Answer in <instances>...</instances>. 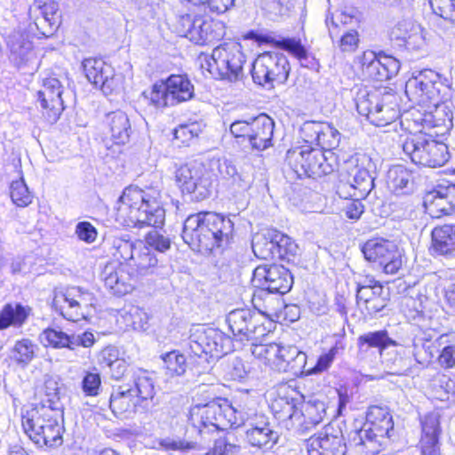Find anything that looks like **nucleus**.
I'll list each match as a JSON object with an SVG mask.
<instances>
[{"label":"nucleus","instance_id":"1","mask_svg":"<svg viewBox=\"0 0 455 455\" xmlns=\"http://www.w3.org/2000/svg\"><path fill=\"white\" fill-rule=\"evenodd\" d=\"M161 198V190L156 187L141 189L130 186L118 199L116 220L126 228H155L147 234L144 244L151 251L154 249L165 252L171 248V241L156 230L164 225L165 220Z\"/></svg>","mask_w":455,"mask_h":455},{"label":"nucleus","instance_id":"2","mask_svg":"<svg viewBox=\"0 0 455 455\" xmlns=\"http://www.w3.org/2000/svg\"><path fill=\"white\" fill-rule=\"evenodd\" d=\"M233 234L234 222L229 218L212 212H201L186 219L182 238L192 250L210 253L226 248Z\"/></svg>","mask_w":455,"mask_h":455},{"label":"nucleus","instance_id":"3","mask_svg":"<svg viewBox=\"0 0 455 455\" xmlns=\"http://www.w3.org/2000/svg\"><path fill=\"white\" fill-rule=\"evenodd\" d=\"M132 385H123L113 389L109 398L112 412L124 419L133 418L136 414H152L157 402L151 373L138 369L132 375Z\"/></svg>","mask_w":455,"mask_h":455},{"label":"nucleus","instance_id":"4","mask_svg":"<svg viewBox=\"0 0 455 455\" xmlns=\"http://www.w3.org/2000/svg\"><path fill=\"white\" fill-rule=\"evenodd\" d=\"M22 427L36 445L59 447L63 443L62 409L49 406L31 408L22 415Z\"/></svg>","mask_w":455,"mask_h":455},{"label":"nucleus","instance_id":"5","mask_svg":"<svg viewBox=\"0 0 455 455\" xmlns=\"http://www.w3.org/2000/svg\"><path fill=\"white\" fill-rule=\"evenodd\" d=\"M409 133L401 139L403 153L419 166L437 168L444 165L450 154L446 144L434 139L428 132L408 129Z\"/></svg>","mask_w":455,"mask_h":455},{"label":"nucleus","instance_id":"6","mask_svg":"<svg viewBox=\"0 0 455 455\" xmlns=\"http://www.w3.org/2000/svg\"><path fill=\"white\" fill-rule=\"evenodd\" d=\"M394 429L393 418L387 408L372 405L366 414L363 427L351 437L355 446L362 447L367 454H378L390 432Z\"/></svg>","mask_w":455,"mask_h":455},{"label":"nucleus","instance_id":"7","mask_svg":"<svg viewBox=\"0 0 455 455\" xmlns=\"http://www.w3.org/2000/svg\"><path fill=\"white\" fill-rule=\"evenodd\" d=\"M245 62L241 44L231 42L215 47L211 55H204L201 67L216 78L235 83L243 79Z\"/></svg>","mask_w":455,"mask_h":455},{"label":"nucleus","instance_id":"8","mask_svg":"<svg viewBox=\"0 0 455 455\" xmlns=\"http://www.w3.org/2000/svg\"><path fill=\"white\" fill-rule=\"evenodd\" d=\"M188 347L192 354L211 363L233 350V340L219 329L204 324L192 325Z\"/></svg>","mask_w":455,"mask_h":455},{"label":"nucleus","instance_id":"9","mask_svg":"<svg viewBox=\"0 0 455 455\" xmlns=\"http://www.w3.org/2000/svg\"><path fill=\"white\" fill-rule=\"evenodd\" d=\"M405 95L409 101L424 110L447 100L450 97V87L442 84L438 73L428 69L406 82Z\"/></svg>","mask_w":455,"mask_h":455},{"label":"nucleus","instance_id":"10","mask_svg":"<svg viewBox=\"0 0 455 455\" xmlns=\"http://www.w3.org/2000/svg\"><path fill=\"white\" fill-rule=\"evenodd\" d=\"M237 410L227 400L216 399L206 404L194 406L190 412V420L200 434L206 428L216 430L228 427H238L242 420L237 417Z\"/></svg>","mask_w":455,"mask_h":455},{"label":"nucleus","instance_id":"11","mask_svg":"<svg viewBox=\"0 0 455 455\" xmlns=\"http://www.w3.org/2000/svg\"><path fill=\"white\" fill-rule=\"evenodd\" d=\"M291 71L287 57L280 52H266L252 62L251 74L253 82L262 87L272 89L275 84L286 83Z\"/></svg>","mask_w":455,"mask_h":455},{"label":"nucleus","instance_id":"12","mask_svg":"<svg viewBox=\"0 0 455 455\" xmlns=\"http://www.w3.org/2000/svg\"><path fill=\"white\" fill-rule=\"evenodd\" d=\"M286 162L298 178H317L334 171L332 164L327 162L323 151L314 148L310 145L289 149L286 154Z\"/></svg>","mask_w":455,"mask_h":455},{"label":"nucleus","instance_id":"13","mask_svg":"<svg viewBox=\"0 0 455 455\" xmlns=\"http://www.w3.org/2000/svg\"><path fill=\"white\" fill-rule=\"evenodd\" d=\"M95 301L93 294L77 286L55 291L52 307L68 321L76 322L85 317Z\"/></svg>","mask_w":455,"mask_h":455},{"label":"nucleus","instance_id":"14","mask_svg":"<svg viewBox=\"0 0 455 455\" xmlns=\"http://www.w3.org/2000/svg\"><path fill=\"white\" fill-rule=\"evenodd\" d=\"M375 165L371 159L363 155L356 158L355 165L348 173L346 182L340 181L337 193L340 197L358 196L365 198L374 188Z\"/></svg>","mask_w":455,"mask_h":455},{"label":"nucleus","instance_id":"15","mask_svg":"<svg viewBox=\"0 0 455 455\" xmlns=\"http://www.w3.org/2000/svg\"><path fill=\"white\" fill-rule=\"evenodd\" d=\"M177 29L182 36L197 44H211L222 37L220 24L201 15H180Z\"/></svg>","mask_w":455,"mask_h":455},{"label":"nucleus","instance_id":"16","mask_svg":"<svg viewBox=\"0 0 455 455\" xmlns=\"http://www.w3.org/2000/svg\"><path fill=\"white\" fill-rule=\"evenodd\" d=\"M387 97H382L377 92L360 91L355 98L356 109L359 114H369L370 106L375 104L374 113L370 116V123L383 127L395 122L400 115L395 103L387 102Z\"/></svg>","mask_w":455,"mask_h":455},{"label":"nucleus","instance_id":"17","mask_svg":"<svg viewBox=\"0 0 455 455\" xmlns=\"http://www.w3.org/2000/svg\"><path fill=\"white\" fill-rule=\"evenodd\" d=\"M175 180L183 194L193 201H202L211 194L212 180L205 170L196 164H185L176 170Z\"/></svg>","mask_w":455,"mask_h":455},{"label":"nucleus","instance_id":"18","mask_svg":"<svg viewBox=\"0 0 455 455\" xmlns=\"http://www.w3.org/2000/svg\"><path fill=\"white\" fill-rule=\"evenodd\" d=\"M362 252L368 261L383 267L387 274H395L402 267L401 252L391 241L382 238L370 239L362 246Z\"/></svg>","mask_w":455,"mask_h":455},{"label":"nucleus","instance_id":"19","mask_svg":"<svg viewBox=\"0 0 455 455\" xmlns=\"http://www.w3.org/2000/svg\"><path fill=\"white\" fill-rule=\"evenodd\" d=\"M252 282L271 293L284 294L293 283L291 271L278 264L259 265L253 271Z\"/></svg>","mask_w":455,"mask_h":455},{"label":"nucleus","instance_id":"20","mask_svg":"<svg viewBox=\"0 0 455 455\" xmlns=\"http://www.w3.org/2000/svg\"><path fill=\"white\" fill-rule=\"evenodd\" d=\"M83 68L88 81L100 87L105 94H111L121 87L122 77L101 59L88 58L83 61Z\"/></svg>","mask_w":455,"mask_h":455},{"label":"nucleus","instance_id":"21","mask_svg":"<svg viewBox=\"0 0 455 455\" xmlns=\"http://www.w3.org/2000/svg\"><path fill=\"white\" fill-rule=\"evenodd\" d=\"M63 86L55 77L44 79L42 88L37 92L42 113L49 124H54L64 110L62 99Z\"/></svg>","mask_w":455,"mask_h":455},{"label":"nucleus","instance_id":"22","mask_svg":"<svg viewBox=\"0 0 455 455\" xmlns=\"http://www.w3.org/2000/svg\"><path fill=\"white\" fill-rule=\"evenodd\" d=\"M444 120L437 117L433 109L420 110L412 107L402 116L401 124L406 129H418L430 132L435 137L448 133L453 125L444 124Z\"/></svg>","mask_w":455,"mask_h":455},{"label":"nucleus","instance_id":"23","mask_svg":"<svg viewBox=\"0 0 455 455\" xmlns=\"http://www.w3.org/2000/svg\"><path fill=\"white\" fill-rule=\"evenodd\" d=\"M424 206L434 218L455 212V184L447 182L437 185L424 197Z\"/></svg>","mask_w":455,"mask_h":455},{"label":"nucleus","instance_id":"24","mask_svg":"<svg viewBox=\"0 0 455 455\" xmlns=\"http://www.w3.org/2000/svg\"><path fill=\"white\" fill-rule=\"evenodd\" d=\"M128 268L126 265L117 262H109L104 267L101 279L114 295L123 296L133 290L136 283L135 275Z\"/></svg>","mask_w":455,"mask_h":455},{"label":"nucleus","instance_id":"25","mask_svg":"<svg viewBox=\"0 0 455 455\" xmlns=\"http://www.w3.org/2000/svg\"><path fill=\"white\" fill-rule=\"evenodd\" d=\"M390 38L411 52L422 51L426 46L423 28L411 20L398 21L390 31Z\"/></svg>","mask_w":455,"mask_h":455},{"label":"nucleus","instance_id":"26","mask_svg":"<svg viewBox=\"0 0 455 455\" xmlns=\"http://www.w3.org/2000/svg\"><path fill=\"white\" fill-rule=\"evenodd\" d=\"M307 356L297 347L277 344L276 356L273 358L271 367L281 372H287L294 377L305 374Z\"/></svg>","mask_w":455,"mask_h":455},{"label":"nucleus","instance_id":"27","mask_svg":"<svg viewBox=\"0 0 455 455\" xmlns=\"http://www.w3.org/2000/svg\"><path fill=\"white\" fill-rule=\"evenodd\" d=\"M362 66L363 73L376 81L389 80L400 69V63L396 59L387 55L377 57L373 52L363 53Z\"/></svg>","mask_w":455,"mask_h":455},{"label":"nucleus","instance_id":"28","mask_svg":"<svg viewBox=\"0 0 455 455\" xmlns=\"http://www.w3.org/2000/svg\"><path fill=\"white\" fill-rule=\"evenodd\" d=\"M9 58L18 68L27 64L35 57L30 35L21 28L14 29L6 36Z\"/></svg>","mask_w":455,"mask_h":455},{"label":"nucleus","instance_id":"29","mask_svg":"<svg viewBox=\"0 0 455 455\" xmlns=\"http://www.w3.org/2000/svg\"><path fill=\"white\" fill-rule=\"evenodd\" d=\"M103 124L106 134L117 145H124L130 140L132 126L127 114L122 110H116L105 115Z\"/></svg>","mask_w":455,"mask_h":455},{"label":"nucleus","instance_id":"30","mask_svg":"<svg viewBox=\"0 0 455 455\" xmlns=\"http://www.w3.org/2000/svg\"><path fill=\"white\" fill-rule=\"evenodd\" d=\"M275 122L266 114L252 117V131L251 134V149L263 151L270 148L273 143Z\"/></svg>","mask_w":455,"mask_h":455},{"label":"nucleus","instance_id":"31","mask_svg":"<svg viewBox=\"0 0 455 455\" xmlns=\"http://www.w3.org/2000/svg\"><path fill=\"white\" fill-rule=\"evenodd\" d=\"M422 435L420 439L423 455H441L439 436L441 434L439 417L435 414L425 416L421 422Z\"/></svg>","mask_w":455,"mask_h":455},{"label":"nucleus","instance_id":"32","mask_svg":"<svg viewBox=\"0 0 455 455\" xmlns=\"http://www.w3.org/2000/svg\"><path fill=\"white\" fill-rule=\"evenodd\" d=\"M346 450L342 435L325 434L310 438L307 444L308 455H345Z\"/></svg>","mask_w":455,"mask_h":455},{"label":"nucleus","instance_id":"33","mask_svg":"<svg viewBox=\"0 0 455 455\" xmlns=\"http://www.w3.org/2000/svg\"><path fill=\"white\" fill-rule=\"evenodd\" d=\"M164 82L171 106L188 101L195 95L194 85L186 75H171Z\"/></svg>","mask_w":455,"mask_h":455},{"label":"nucleus","instance_id":"34","mask_svg":"<svg viewBox=\"0 0 455 455\" xmlns=\"http://www.w3.org/2000/svg\"><path fill=\"white\" fill-rule=\"evenodd\" d=\"M58 11L59 4L54 0H35L29 6L28 15L38 29L44 24L52 28L56 23Z\"/></svg>","mask_w":455,"mask_h":455},{"label":"nucleus","instance_id":"35","mask_svg":"<svg viewBox=\"0 0 455 455\" xmlns=\"http://www.w3.org/2000/svg\"><path fill=\"white\" fill-rule=\"evenodd\" d=\"M272 410L275 417L283 421L287 429L297 427V422L302 418L293 398L279 397L272 403Z\"/></svg>","mask_w":455,"mask_h":455},{"label":"nucleus","instance_id":"36","mask_svg":"<svg viewBox=\"0 0 455 455\" xmlns=\"http://www.w3.org/2000/svg\"><path fill=\"white\" fill-rule=\"evenodd\" d=\"M434 250L440 255L455 256V225L436 227L432 231Z\"/></svg>","mask_w":455,"mask_h":455},{"label":"nucleus","instance_id":"37","mask_svg":"<svg viewBox=\"0 0 455 455\" xmlns=\"http://www.w3.org/2000/svg\"><path fill=\"white\" fill-rule=\"evenodd\" d=\"M251 312L252 310L249 308H238L231 311L228 315L227 323L235 341H239L241 343L245 341V331H248V329H246V324L258 323L254 316L251 315Z\"/></svg>","mask_w":455,"mask_h":455},{"label":"nucleus","instance_id":"38","mask_svg":"<svg viewBox=\"0 0 455 455\" xmlns=\"http://www.w3.org/2000/svg\"><path fill=\"white\" fill-rule=\"evenodd\" d=\"M396 345V341L388 336L386 330L369 331L360 335L357 339V347L361 354L367 353L371 348H377L382 355L387 347Z\"/></svg>","mask_w":455,"mask_h":455},{"label":"nucleus","instance_id":"39","mask_svg":"<svg viewBox=\"0 0 455 455\" xmlns=\"http://www.w3.org/2000/svg\"><path fill=\"white\" fill-rule=\"evenodd\" d=\"M158 266V259L148 245L139 242V247L133 260L131 261L132 268L137 275H148L154 274Z\"/></svg>","mask_w":455,"mask_h":455},{"label":"nucleus","instance_id":"40","mask_svg":"<svg viewBox=\"0 0 455 455\" xmlns=\"http://www.w3.org/2000/svg\"><path fill=\"white\" fill-rule=\"evenodd\" d=\"M387 183L395 194H408L412 191V173L403 165H395L387 172Z\"/></svg>","mask_w":455,"mask_h":455},{"label":"nucleus","instance_id":"41","mask_svg":"<svg viewBox=\"0 0 455 455\" xmlns=\"http://www.w3.org/2000/svg\"><path fill=\"white\" fill-rule=\"evenodd\" d=\"M29 307L20 303L5 304L0 311V330L22 326L29 315Z\"/></svg>","mask_w":455,"mask_h":455},{"label":"nucleus","instance_id":"42","mask_svg":"<svg viewBox=\"0 0 455 455\" xmlns=\"http://www.w3.org/2000/svg\"><path fill=\"white\" fill-rule=\"evenodd\" d=\"M326 404L318 399L309 400L301 411L302 418L297 422V427L309 429L320 424L326 416Z\"/></svg>","mask_w":455,"mask_h":455},{"label":"nucleus","instance_id":"43","mask_svg":"<svg viewBox=\"0 0 455 455\" xmlns=\"http://www.w3.org/2000/svg\"><path fill=\"white\" fill-rule=\"evenodd\" d=\"M245 438L250 445L268 451L277 443L279 435L272 427L257 428L246 430Z\"/></svg>","mask_w":455,"mask_h":455},{"label":"nucleus","instance_id":"44","mask_svg":"<svg viewBox=\"0 0 455 455\" xmlns=\"http://www.w3.org/2000/svg\"><path fill=\"white\" fill-rule=\"evenodd\" d=\"M275 233L268 231L267 234H258L251 242L253 253L257 258L269 259L275 258Z\"/></svg>","mask_w":455,"mask_h":455},{"label":"nucleus","instance_id":"45","mask_svg":"<svg viewBox=\"0 0 455 455\" xmlns=\"http://www.w3.org/2000/svg\"><path fill=\"white\" fill-rule=\"evenodd\" d=\"M37 349V345L32 340L22 339L16 341L10 357L19 366L25 367L35 358Z\"/></svg>","mask_w":455,"mask_h":455},{"label":"nucleus","instance_id":"46","mask_svg":"<svg viewBox=\"0 0 455 455\" xmlns=\"http://www.w3.org/2000/svg\"><path fill=\"white\" fill-rule=\"evenodd\" d=\"M438 351L437 346L429 339L418 338L413 340L411 353L415 362L422 367H427Z\"/></svg>","mask_w":455,"mask_h":455},{"label":"nucleus","instance_id":"47","mask_svg":"<svg viewBox=\"0 0 455 455\" xmlns=\"http://www.w3.org/2000/svg\"><path fill=\"white\" fill-rule=\"evenodd\" d=\"M164 361L166 375L171 377L182 376L187 371V359L178 350H172L161 355Z\"/></svg>","mask_w":455,"mask_h":455},{"label":"nucleus","instance_id":"48","mask_svg":"<svg viewBox=\"0 0 455 455\" xmlns=\"http://www.w3.org/2000/svg\"><path fill=\"white\" fill-rule=\"evenodd\" d=\"M275 258L287 262L294 261L299 253V246L288 235L282 233H275Z\"/></svg>","mask_w":455,"mask_h":455},{"label":"nucleus","instance_id":"49","mask_svg":"<svg viewBox=\"0 0 455 455\" xmlns=\"http://www.w3.org/2000/svg\"><path fill=\"white\" fill-rule=\"evenodd\" d=\"M251 315L257 320L258 323L246 324L245 341H259L261 338L265 337L271 331L272 322L265 317L259 312L252 310Z\"/></svg>","mask_w":455,"mask_h":455},{"label":"nucleus","instance_id":"50","mask_svg":"<svg viewBox=\"0 0 455 455\" xmlns=\"http://www.w3.org/2000/svg\"><path fill=\"white\" fill-rule=\"evenodd\" d=\"M40 339L45 347L50 346L53 348L67 347L70 350L71 335L67 334L61 330L48 328L41 333Z\"/></svg>","mask_w":455,"mask_h":455},{"label":"nucleus","instance_id":"51","mask_svg":"<svg viewBox=\"0 0 455 455\" xmlns=\"http://www.w3.org/2000/svg\"><path fill=\"white\" fill-rule=\"evenodd\" d=\"M10 195L13 204L19 207H26L32 202V195L22 175L18 180L12 181Z\"/></svg>","mask_w":455,"mask_h":455},{"label":"nucleus","instance_id":"52","mask_svg":"<svg viewBox=\"0 0 455 455\" xmlns=\"http://www.w3.org/2000/svg\"><path fill=\"white\" fill-rule=\"evenodd\" d=\"M237 417H240L242 420L241 426L247 425V430L272 427L266 415L259 414L251 409L248 411L237 410Z\"/></svg>","mask_w":455,"mask_h":455},{"label":"nucleus","instance_id":"53","mask_svg":"<svg viewBox=\"0 0 455 455\" xmlns=\"http://www.w3.org/2000/svg\"><path fill=\"white\" fill-rule=\"evenodd\" d=\"M429 4L436 18L455 23V0H430Z\"/></svg>","mask_w":455,"mask_h":455},{"label":"nucleus","instance_id":"54","mask_svg":"<svg viewBox=\"0 0 455 455\" xmlns=\"http://www.w3.org/2000/svg\"><path fill=\"white\" fill-rule=\"evenodd\" d=\"M114 247L116 249L115 256L122 259L124 265L130 267L131 261L133 260L139 247V243L135 244L129 240L118 238L114 240Z\"/></svg>","mask_w":455,"mask_h":455},{"label":"nucleus","instance_id":"55","mask_svg":"<svg viewBox=\"0 0 455 455\" xmlns=\"http://www.w3.org/2000/svg\"><path fill=\"white\" fill-rule=\"evenodd\" d=\"M323 132H321L317 146L322 150L331 151L339 147L340 141V133L337 129L328 123H323Z\"/></svg>","mask_w":455,"mask_h":455},{"label":"nucleus","instance_id":"56","mask_svg":"<svg viewBox=\"0 0 455 455\" xmlns=\"http://www.w3.org/2000/svg\"><path fill=\"white\" fill-rule=\"evenodd\" d=\"M432 387L440 400L448 399L449 395H455V381L447 375H437L433 380Z\"/></svg>","mask_w":455,"mask_h":455},{"label":"nucleus","instance_id":"57","mask_svg":"<svg viewBox=\"0 0 455 455\" xmlns=\"http://www.w3.org/2000/svg\"><path fill=\"white\" fill-rule=\"evenodd\" d=\"M201 132L199 124L190 123L179 125L174 129L173 135L182 145H188L194 138L198 137Z\"/></svg>","mask_w":455,"mask_h":455},{"label":"nucleus","instance_id":"58","mask_svg":"<svg viewBox=\"0 0 455 455\" xmlns=\"http://www.w3.org/2000/svg\"><path fill=\"white\" fill-rule=\"evenodd\" d=\"M230 133L241 142H247L251 146V134L252 131V117L247 120H236L229 126Z\"/></svg>","mask_w":455,"mask_h":455},{"label":"nucleus","instance_id":"59","mask_svg":"<svg viewBox=\"0 0 455 455\" xmlns=\"http://www.w3.org/2000/svg\"><path fill=\"white\" fill-rule=\"evenodd\" d=\"M230 133L241 142H247L251 146V134L252 131V117L247 120H236L229 126Z\"/></svg>","mask_w":455,"mask_h":455},{"label":"nucleus","instance_id":"60","mask_svg":"<svg viewBox=\"0 0 455 455\" xmlns=\"http://www.w3.org/2000/svg\"><path fill=\"white\" fill-rule=\"evenodd\" d=\"M251 343V354L259 359H263L266 364L271 366L273 358L276 356L277 343L258 344V341H250Z\"/></svg>","mask_w":455,"mask_h":455},{"label":"nucleus","instance_id":"61","mask_svg":"<svg viewBox=\"0 0 455 455\" xmlns=\"http://www.w3.org/2000/svg\"><path fill=\"white\" fill-rule=\"evenodd\" d=\"M323 123L315 121L305 122L300 127V137L310 146L318 144L321 132H323Z\"/></svg>","mask_w":455,"mask_h":455},{"label":"nucleus","instance_id":"62","mask_svg":"<svg viewBox=\"0 0 455 455\" xmlns=\"http://www.w3.org/2000/svg\"><path fill=\"white\" fill-rule=\"evenodd\" d=\"M338 347L333 346L331 347L326 353L322 354L315 363V365L308 369L307 371H305V375H315L322 373L325 371H327L331 365L332 364L337 354H338Z\"/></svg>","mask_w":455,"mask_h":455},{"label":"nucleus","instance_id":"63","mask_svg":"<svg viewBox=\"0 0 455 455\" xmlns=\"http://www.w3.org/2000/svg\"><path fill=\"white\" fill-rule=\"evenodd\" d=\"M148 98L151 104L156 108H165L171 106L164 81H161L160 83H156L153 85Z\"/></svg>","mask_w":455,"mask_h":455},{"label":"nucleus","instance_id":"64","mask_svg":"<svg viewBox=\"0 0 455 455\" xmlns=\"http://www.w3.org/2000/svg\"><path fill=\"white\" fill-rule=\"evenodd\" d=\"M360 43L359 34L356 29H349L345 32L338 41V47L342 52L352 53L356 51Z\"/></svg>","mask_w":455,"mask_h":455}]
</instances>
